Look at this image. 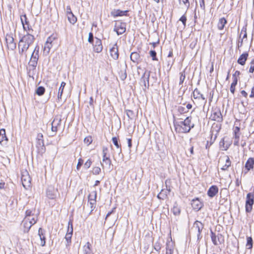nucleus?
I'll list each match as a JSON object with an SVG mask.
<instances>
[{"instance_id":"1a4fd4ad","label":"nucleus","mask_w":254,"mask_h":254,"mask_svg":"<svg viewBox=\"0 0 254 254\" xmlns=\"http://www.w3.org/2000/svg\"><path fill=\"white\" fill-rule=\"evenodd\" d=\"M114 30L116 32L118 35L123 34L126 31V23L121 21L116 22Z\"/></svg>"},{"instance_id":"ddd939ff","label":"nucleus","mask_w":254,"mask_h":254,"mask_svg":"<svg viewBox=\"0 0 254 254\" xmlns=\"http://www.w3.org/2000/svg\"><path fill=\"white\" fill-rule=\"evenodd\" d=\"M110 54L111 57L115 60L119 58V53L118 46L117 43H115L110 49Z\"/></svg>"},{"instance_id":"37998d69","label":"nucleus","mask_w":254,"mask_h":254,"mask_svg":"<svg viewBox=\"0 0 254 254\" xmlns=\"http://www.w3.org/2000/svg\"><path fill=\"white\" fill-rule=\"evenodd\" d=\"M226 158L225 164L221 168V169L224 171L227 170V169L231 166V164L229 157L227 156Z\"/></svg>"},{"instance_id":"bf43d9fd","label":"nucleus","mask_w":254,"mask_h":254,"mask_svg":"<svg viewBox=\"0 0 254 254\" xmlns=\"http://www.w3.org/2000/svg\"><path fill=\"white\" fill-rule=\"evenodd\" d=\"M96 201H89L90 206L91 208L90 213L93 211L96 206Z\"/></svg>"},{"instance_id":"c03bdc74","label":"nucleus","mask_w":254,"mask_h":254,"mask_svg":"<svg viewBox=\"0 0 254 254\" xmlns=\"http://www.w3.org/2000/svg\"><path fill=\"white\" fill-rule=\"evenodd\" d=\"M97 197V191H93L91 192L88 195V200L89 201H96V199Z\"/></svg>"},{"instance_id":"f03ea898","label":"nucleus","mask_w":254,"mask_h":254,"mask_svg":"<svg viewBox=\"0 0 254 254\" xmlns=\"http://www.w3.org/2000/svg\"><path fill=\"white\" fill-rule=\"evenodd\" d=\"M191 117H188L183 121L174 122L175 129L178 133H188L194 127Z\"/></svg>"},{"instance_id":"864d4df0","label":"nucleus","mask_w":254,"mask_h":254,"mask_svg":"<svg viewBox=\"0 0 254 254\" xmlns=\"http://www.w3.org/2000/svg\"><path fill=\"white\" fill-rule=\"evenodd\" d=\"M167 196V194H164V190H162L158 194L157 197L160 199H164Z\"/></svg>"},{"instance_id":"393cba45","label":"nucleus","mask_w":254,"mask_h":254,"mask_svg":"<svg viewBox=\"0 0 254 254\" xmlns=\"http://www.w3.org/2000/svg\"><path fill=\"white\" fill-rule=\"evenodd\" d=\"M254 166V158H249L245 164V168L248 171L253 169Z\"/></svg>"},{"instance_id":"2eb2a0df","label":"nucleus","mask_w":254,"mask_h":254,"mask_svg":"<svg viewBox=\"0 0 254 254\" xmlns=\"http://www.w3.org/2000/svg\"><path fill=\"white\" fill-rule=\"evenodd\" d=\"M191 204L193 209L196 211L199 210L203 205V203L198 198L192 199Z\"/></svg>"},{"instance_id":"39448f33","label":"nucleus","mask_w":254,"mask_h":254,"mask_svg":"<svg viewBox=\"0 0 254 254\" xmlns=\"http://www.w3.org/2000/svg\"><path fill=\"white\" fill-rule=\"evenodd\" d=\"M62 119L61 118L58 116L55 117L54 120L51 123V136H54L56 134L59 127L61 125Z\"/></svg>"},{"instance_id":"473e14b6","label":"nucleus","mask_w":254,"mask_h":254,"mask_svg":"<svg viewBox=\"0 0 254 254\" xmlns=\"http://www.w3.org/2000/svg\"><path fill=\"white\" fill-rule=\"evenodd\" d=\"M139 58L140 56L137 52H133L130 56V60L134 63H138Z\"/></svg>"},{"instance_id":"bb28decb","label":"nucleus","mask_w":254,"mask_h":254,"mask_svg":"<svg viewBox=\"0 0 254 254\" xmlns=\"http://www.w3.org/2000/svg\"><path fill=\"white\" fill-rule=\"evenodd\" d=\"M44 231L41 228H40L38 230V235L40 238V245L42 246H44L46 243L45 241V237L44 235Z\"/></svg>"},{"instance_id":"c85d7f7f","label":"nucleus","mask_w":254,"mask_h":254,"mask_svg":"<svg viewBox=\"0 0 254 254\" xmlns=\"http://www.w3.org/2000/svg\"><path fill=\"white\" fill-rule=\"evenodd\" d=\"M126 68H127V65H126V64H125V68H123V69L121 70L119 73L120 78L123 81L125 80L127 76L126 69Z\"/></svg>"},{"instance_id":"7ed1b4c3","label":"nucleus","mask_w":254,"mask_h":254,"mask_svg":"<svg viewBox=\"0 0 254 254\" xmlns=\"http://www.w3.org/2000/svg\"><path fill=\"white\" fill-rule=\"evenodd\" d=\"M73 234V226L72 220H70L68 222L67 232L64 239L66 241L65 246L67 248L70 245L71 243V237Z\"/></svg>"},{"instance_id":"4c0bfd02","label":"nucleus","mask_w":254,"mask_h":254,"mask_svg":"<svg viewBox=\"0 0 254 254\" xmlns=\"http://www.w3.org/2000/svg\"><path fill=\"white\" fill-rule=\"evenodd\" d=\"M90 243L87 242L83 247V254H91V250L90 249Z\"/></svg>"},{"instance_id":"79ce46f5","label":"nucleus","mask_w":254,"mask_h":254,"mask_svg":"<svg viewBox=\"0 0 254 254\" xmlns=\"http://www.w3.org/2000/svg\"><path fill=\"white\" fill-rule=\"evenodd\" d=\"M162 244L160 240H158L153 244V247L157 252H159L161 249Z\"/></svg>"},{"instance_id":"e433bc0d","label":"nucleus","mask_w":254,"mask_h":254,"mask_svg":"<svg viewBox=\"0 0 254 254\" xmlns=\"http://www.w3.org/2000/svg\"><path fill=\"white\" fill-rule=\"evenodd\" d=\"M28 221L30 224L34 225L38 220V216L37 215H34L32 217H24Z\"/></svg>"},{"instance_id":"c756f323","label":"nucleus","mask_w":254,"mask_h":254,"mask_svg":"<svg viewBox=\"0 0 254 254\" xmlns=\"http://www.w3.org/2000/svg\"><path fill=\"white\" fill-rule=\"evenodd\" d=\"M7 139L5 135V130L4 129H0V143L2 144L4 141H7Z\"/></svg>"},{"instance_id":"09e8293b","label":"nucleus","mask_w":254,"mask_h":254,"mask_svg":"<svg viewBox=\"0 0 254 254\" xmlns=\"http://www.w3.org/2000/svg\"><path fill=\"white\" fill-rule=\"evenodd\" d=\"M126 114H127V117L130 120H132L134 118V112L131 110H126Z\"/></svg>"},{"instance_id":"49530a36","label":"nucleus","mask_w":254,"mask_h":254,"mask_svg":"<svg viewBox=\"0 0 254 254\" xmlns=\"http://www.w3.org/2000/svg\"><path fill=\"white\" fill-rule=\"evenodd\" d=\"M102 153H103V157L110 156V154L109 153L108 148L106 146H103Z\"/></svg>"},{"instance_id":"423d86ee","label":"nucleus","mask_w":254,"mask_h":254,"mask_svg":"<svg viewBox=\"0 0 254 254\" xmlns=\"http://www.w3.org/2000/svg\"><path fill=\"white\" fill-rule=\"evenodd\" d=\"M150 74V71L146 70L142 76L141 77L140 83L142 86V89L145 91L146 89H148L149 86V77Z\"/></svg>"},{"instance_id":"4d7b16f0","label":"nucleus","mask_w":254,"mask_h":254,"mask_svg":"<svg viewBox=\"0 0 254 254\" xmlns=\"http://www.w3.org/2000/svg\"><path fill=\"white\" fill-rule=\"evenodd\" d=\"M240 136L239 134H234V145L235 146L239 145V141Z\"/></svg>"},{"instance_id":"f257e3e1","label":"nucleus","mask_w":254,"mask_h":254,"mask_svg":"<svg viewBox=\"0 0 254 254\" xmlns=\"http://www.w3.org/2000/svg\"><path fill=\"white\" fill-rule=\"evenodd\" d=\"M33 33L27 32L26 34L20 39L18 43L19 53L21 56L24 55L27 57L26 51L33 44L35 37Z\"/></svg>"},{"instance_id":"603ef678","label":"nucleus","mask_w":254,"mask_h":254,"mask_svg":"<svg viewBox=\"0 0 254 254\" xmlns=\"http://www.w3.org/2000/svg\"><path fill=\"white\" fill-rule=\"evenodd\" d=\"M150 56L152 58L153 61H157L158 59L156 57V52L154 50H151L149 52Z\"/></svg>"},{"instance_id":"6ab92c4d","label":"nucleus","mask_w":254,"mask_h":254,"mask_svg":"<svg viewBox=\"0 0 254 254\" xmlns=\"http://www.w3.org/2000/svg\"><path fill=\"white\" fill-rule=\"evenodd\" d=\"M56 190L52 186H49L46 191V194L50 199H54L56 197Z\"/></svg>"},{"instance_id":"5701e85b","label":"nucleus","mask_w":254,"mask_h":254,"mask_svg":"<svg viewBox=\"0 0 254 254\" xmlns=\"http://www.w3.org/2000/svg\"><path fill=\"white\" fill-rule=\"evenodd\" d=\"M26 220L24 218L21 223V226L23 227V231L25 233L28 232L31 227L33 225V224H30L28 221Z\"/></svg>"},{"instance_id":"774afa93","label":"nucleus","mask_w":254,"mask_h":254,"mask_svg":"<svg viewBox=\"0 0 254 254\" xmlns=\"http://www.w3.org/2000/svg\"><path fill=\"white\" fill-rule=\"evenodd\" d=\"M251 66L249 69V72L253 73L254 71V59H253L251 63Z\"/></svg>"},{"instance_id":"c9c22d12","label":"nucleus","mask_w":254,"mask_h":254,"mask_svg":"<svg viewBox=\"0 0 254 254\" xmlns=\"http://www.w3.org/2000/svg\"><path fill=\"white\" fill-rule=\"evenodd\" d=\"M253 246V240L251 237H247L246 247L249 250H251Z\"/></svg>"},{"instance_id":"2f4dec72","label":"nucleus","mask_w":254,"mask_h":254,"mask_svg":"<svg viewBox=\"0 0 254 254\" xmlns=\"http://www.w3.org/2000/svg\"><path fill=\"white\" fill-rule=\"evenodd\" d=\"M166 254H172L173 253L174 246L172 242H168L166 244Z\"/></svg>"},{"instance_id":"aec40b11","label":"nucleus","mask_w":254,"mask_h":254,"mask_svg":"<svg viewBox=\"0 0 254 254\" xmlns=\"http://www.w3.org/2000/svg\"><path fill=\"white\" fill-rule=\"evenodd\" d=\"M39 46L36 45L33 50V52L31 55L30 60L33 62H38L39 59Z\"/></svg>"},{"instance_id":"a878e982","label":"nucleus","mask_w":254,"mask_h":254,"mask_svg":"<svg viewBox=\"0 0 254 254\" xmlns=\"http://www.w3.org/2000/svg\"><path fill=\"white\" fill-rule=\"evenodd\" d=\"M110 156L103 157L102 161H103V163L101 164L103 168H104L105 167H106L108 169H110V167H111L112 162H111V160L110 159Z\"/></svg>"},{"instance_id":"a19ab883","label":"nucleus","mask_w":254,"mask_h":254,"mask_svg":"<svg viewBox=\"0 0 254 254\" xmlns=\"http://www.w3.org/2000/svg\"><path fill=\"white\" fill-rule=\"evenodd\" d=\"M52 47V44L51 43H45L44 47V53L46 54H48L50 51L51 48Z\"/></svg>"},{"instance_id":"9b49d317","label":"nucleus","mask_w":254,"mask_h":254,"mask_svg":"<svg viewBox=\"0 0 254 254\" xmlns=\"http://www.w3.org/2000/svg\"><path fill=\"white\" fill-rule=\"evenodd\" d=\"M21 22L22 23L23 28L24 31L27 32H33V30L31 28V27L29 26V22L26 15H24L20 17Z\"/></svg>"},{"instance_id":"8fccbe9b","label":"nucleus","mask_w":254,"mask_h":254,"mask_svg":"<svg viewBox=\"0 0 254 254\" xmlns=\"http://www.w3.org/2000/svg\"><path fill=\"white\" fill-rule=\"evenodd\" d=\"M92 142V137L90 136H88L86 137L84 139V143L86 144L87 145H90Z\"/></svg>"},{"instance_id":"412c9836","label":"nucleus","mask_w":254,"mask_h":254,"mask_svg":"<svg viewBox=\"0 0 254 254\" xmlns=\"http://www.w3.org/2000/svg\"><path fill=\"white\" fill-rule=\"evenodd\" d=\"M128 11V10L123 11L120 9H114L111 12V14L114 17L117 16H122L124 15L127 16Z\"/></svg>"},{"instance_id":"0eeeda50","label":"nucleus","mask_w":254,"mask_h":254,"mask_svg":"<svg viewBox=\"0 0 254 254\" xmlns=\"http://www.w3.org/2000/svg\"><path fill=\"white\" fill-rule=\"evenodd\" d=\"M254 203V194L251 192H249L247 194L246 200V212L250 213L253 209V205Z\"/></svg>"},{"instance_id":"6e6d98bb","label":"nucleus","mask_w":254,"mask_h":254,"mask_svg":"<svg viewBox=\"0 0 254 254\" xmlns=\"http://www.w3.org/2000/svg\"><path fill=\"white\" fill-rule=\"evenodd\" d=\"M37 65V62H33V61H30L29 62V65L30 67H32V70H35Z\"/></svg>"},{"instance_id":"20e7f679","label":"nucleus","mask_w":254,"mask_h":254,"mask_svg":"<svg viewBox=\"0 0 254 254\" xmlns=\"http://www.w3.org/2000/svg\"><path fill=\"white\" fill-rule=\"evenodd\" d=\"M21 179L23 187L25 189H28L31 186V179L26 170L22 172Z\"/></svg>"},{"instance_id":"680f3d73","label":"nucleus","mask_w":254,"mask_h":254,"mask_svg":"<svg viewBox=\"0 0 254 254\" xmlns=\"http://www.w3.org/2000/svg\"><path fill=\"white\" fill-rule=\"evenodd\" d=\"M180 3H183L185 6L188 8L190 6V2L189 0H179Z\"/></svg>"},{"instance_id":"de8ad7c7","label":"nucleus","mask_w":254,"mask_h":254,"mask_svg":"<svg viewBox=\"0 0 254 254\" xmlns=\"http://www.w3.org/2000/svg\"><path fill=\"white\" fill-rule=\"evenodd\" d=\"M180 76L179 84L181 85L183 83L184 81L186 78L185 71L183 70L182 72H181L180 73Z\"/></svg>"},{"instance_id":"5fc2aeb1","label":"nucleus","mask_w":254,"mask_h":254,"mask_svg":"<svg viewBox=\"0 0 254 254\" xmlns=\"http://www.w3.org/2000/svg\"><path fill=\"white\" fill-rule=\"evenodd\" d=\"M178 111L181 114H183L188 112V111L186 110V108L183 106H179L178 108Z\"/></svg>"},{"instance_id":"f704fd0d","label":"nucleus","mask_w":254,"mask_h":254,"mask_svg":"<svg viewBox=\"0 0 254 254\" xmlns=\"http://www.w3.org/2000/svg\"><path fill=\"white\" fill-rule=\"evenodd\" d=\"M67 16L68 20L71 24H74L76 22L77 18L72 13L67 14Z\"/></svg>"},{"instance_id":"4be33fe9","label":"nucleus","mask_w":254,"mask_h":254,"mask_svg":"<svg viewBox=\"0 0 254 254\" xmlns=\"http://www.w3.org/2000/svg\"><path fill=\"white\" fill-rule=\"evenodd\" d=\"M218 192V188L216 186H212L207 191V195L210 197H213Z\"/></svg>"},{"instance_id":"338daca9","label":"nucleus","mask_w":254,"mask_h":254,"mask_svg":"<svg viewBox=\"0 0 254 254\" xmlns=\"http://www.w3.org/2000/svg\"><path fill=\"white\" fill-rule=\"evenodd\" d=\"M83 159L81 158H79L78 159V163H77V164L76 166V169L77 170H79V169L80 168L81 166L83 165Z\"/></svg>"},{"instance_id":"a18cd8bd","label":"nucleus","mask_w":254,"mask_h":254,"mask_svg":"<svg viewBox=\"0 0 254 254\" xmlns=\"http://www.w3.org/2000/svg\"><path fill=\"white\" fill-rule=\"evenodd\" d=\"M45 91V89L43 86H39L37 88L36 93L39 96L43 95Z\"/></svg>"},{"instance_id":"a211bd4d","label":"nucleus","mask_w":254,"mask_h":254,"mask_svg":"<svg viewBox=\"0 0 254 254\" xmlns=\"http://www.w3.org/2000/svg\"><path fill=\"white\" fill-rule=\"evenodd\" d=\"M94 50L96 53H100L103 50V46L102 45V41L100 39L96 38V41L95 44H93Z\"/></svg>"},{"instance_id":"052dcab7","label":"nucleus","mask_w":254,"mask_h":254,"mask_svg":"<svg viewBox=\"0 0 254 254\" xmlns=\"http://www.w3.org/2000/svg\"><path fill=\"white\" fill-rule=\"evenodd\" d=\"M34 215H37L35 214L34 213H32V211L31 210H27L25 212V217H32Z\"/></svg>"},{"instance_id":"7c9ffc66","label":"nucleus","mask_w":254,"mask_h":254,"mask_svg":"<svg viewBox=\"0 0 254 254\" xmlns=\"http://www.w3.org/2000/svg\"><path fill=\"white\" fill-rule=\"evenodd\" d=\"M172 211L175 215H180L181 212V209L176 202L174 203Z\"/></svg>"},{"instance_id":"ea45409f","label":"nucleus","mask_w":254,"mask_h":254,"mask_svg":"<svg viewBox=\"0 0 254 254\" xmlns=\"http://www.w3.org/2000/svg\"><path fill=\"white\" fill-rule=\"evenodd\" d=\"M112 141L114 144L117 147V148L119 149V154L122 152L121 145L118 142V139L116 137H113L112 138Z\"/></svg>"},{"instance_id":"cd10ccee","label":"nucleus","mask_w":254,"mask_h":254,"mask_svg":"<svg viewBox=\"0 0 254 254\" xmlns=\"http://www.w3.org/2000/svg\"><path fill=\"white\" fill-rule=\"evenodd\" d=\"M227 22V21L224 17L220 18L217 24L218 29L220 30L223 29Z\"/></svg>"},{"instance_id":"dca6fc26","label":"nucleus","mask_w":254,"mask_h":254,"mask_svg":"<svg viewBox=\"0 0 254 254\" xmlns=\"http://www.w3.org/2000/svg\"><path fill=\"white\" fill-rule=\"evenodd\" d=\"M193 97L195 99H202L203 101L204 105H205L207 102L205 97L200 93V91L197 88H195L193 90Z\"/></svg>"},{"instance_id":"4468645a","label":"nucleus","mask_w":254,"mask_h":254,"mask_svg":"<svg viewBox=\"0 0 254 254\" xmlns=\"http://www.w3.org/2000/svg\"><path fill=\"white\" fill-rule=\"evenodd\" d=\"M203 228V224L200 221H196L193 224L192 229L197 232V239L199 240L201 238L200 236L201 232Z\"/></svg>"},{"instance_id":"6e6552de","label":"nucleus","mask_w":254,"mask_h":254,"mask_svg":"<svg viewBox=\"0 0 254 254\" xmlns=\"http://www.w3.org/2000/svg\"><path fill=\"white\" fill-rule=\"evenodd\" d=\"M211 239L213 244L215 246H218L220 244L224 243V238L221 234H218L217 235L211 231Z\"/></svg>"},{"instance_id":"f8f14e48","label":"nucleus","mask_w":254,"mask_h":254,"mask_svg":"<svg viewBox=\"0 0 254 254\" xmlns=\"http://www.w3.org/2000/svg\"><path fill=\"white\" fill-rule=\"evenodd\" d=\"M211 119L217 122H222L223 117L220 110L218 109L213 110L211 115Z\"/></svg>"},{"instance_id":"f3484780","label":"nucleus","mask_w":254,"mask_h":254,"mask_svg":"<svg viewBox=\"0 0 254 254\" xmlns=\"http://www.w3.org/2000/svg\"><path fill=\"white\" fill-rule=\"evenodd\" d=\"M36 147L39 154H42L45 152L46 148L44 141L36 140Z\"/></svg>"},{"instance_id":"b1692460","label":"nucleus","mask_w":254,"mask_h":254,"mask_svg":"<svg viewBox=\"0 0 254 254\" xmlns=\"http://www.w3.org/2000/svg\"><path fill=\"white\" fill-rule=\"evenodd\" d=\"M249 56V54L248 53H244L242 54L239 59H238L237 62L239 64H241V65H245L246 62L248 59V57Z\"/></svg>"},{"instance_id":"58836bf2","label":"nucleus","mask_w":254,"mask_h":254,"mask_svg":"<svg viewBox=\"0 0 254 254\" xmlns=\"http://www.w3.org/2000/svg\"><path fill=\"white\" fill-rule=\"evenodd\" d=\"M237 83H238L237 78H235V79H233V82L231 84V86H230V92L232 94H234L235 93V87L237 85Z\"/></svg>"},{"instance_id":"3c124183","label":"nucleus","mask_w":254,"mask_h":254,"mask_svg":"<svg viewBox=\"0 0 254 254\" xmlns=\"http://www.w3.org/2000/svg\"><path fill=\"white\" fill-rule=\"evenodd\" d=\"M197 43V39L196 38H194L193 39H192V41L190 44V47L191 49H193L195 48L196 44Z\"/></svg>"},{"instance_id":"69168bd1","label":"nucleus","mask_w":254,"mask_h":254,"mask_svg":"<svg viewBox=\"0 0 254 254\" xmlns=\"http://www.w3.org/2000/svg\"><path fill=\"white\" fill-rule=\"evenodd\" d=\"M88 41L89 43H90L91 44H93L94 37H93V34L92 32H90L89 33Z\"/></svg>"},{"instance_id":"72a5a7b5","label":"nucleus","mask_w":254,"mask_h":254,"mask_svg":"<svg viewBox=\"0 0 254 254\" xmlns=\"http://www.w3.org/2000/svg\"><path fill=\"white\" fill-rule=\"evenodd\" d=\"M66 83L64 82H62L61 84L60 87L59 88L58 98L59 99L62 98V94L63 93L64 87H65Z\"/></svg>"},{"instance_id":"13d9d810","label":"nucleus","mask_w":254,"mask_h":254,"mask_svg":"<svg viewBox=\"0 0 254 254\" xmlns=\"http://www.w3.org/2000/svg\"><path fill=\"white\" fill-rule=\"evenodd\" d=\"M101 172V169L99 167H95L93 168L92 173L94 175H98Z\"/></svg>"},{"instance_id":"9d476101","label":"nucleus","mask_w":254,"mask_h":254,"mask_svg":"<svg viewBox=\"0 0 254 254\" xmlns=\"http://www.w3.org/2000/svg\"><path fill=\"white\" fill-rule=\"evenodd\" d=\"M5 39L7 49L11 51L15 50L16 47V44L14 41V38L12 35L6 34Z\"/></svg>"},{"instance_id":"0e129e2a","label":"nucleus","mask_w":254,"mask_h":254,"mask_svg":"<svg viewBox=\"0 0 254 254\" xmlns=\"http://www.w3.org/2000/svg\"><path fill=\"white\" fill-rule=\"evenodd\" d=\"M92 161L90 159H88L87 161L84 163V167L87 169H88L91 165Z\"/></svg>"},{"instance_id":"e2e57ef3","label":"nucleus","mask_w":254,"mask_h":254,"mask_svg":"<svg viewBox=\"0 0 254 254\" xmlns=\"http://www.w3.org/2000/svg\"><path fill=\"white\" fill-rule=\"evenodd\" d=\"M224 144H225L224 138H223L220 141L219 145H220V147H223V149H222L223 150H226L228 149V147H227V146L225 147Z\"/></svg>"}]
</instances>
